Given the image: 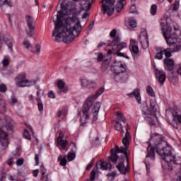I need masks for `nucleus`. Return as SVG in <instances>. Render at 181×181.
I'll return each instance as SVG.
<instances>
[{
	"instance_id": "0eeeda50",
	"label": "nucleus",
	"mask_w": 181,
	"mask_h": 181,
	"mask_svg": "<svg viewBox=\"0 0 181 181\" xmlns=\"http://www.w3.org/2000/svg\"><path fill=\"white\" fill-rule=\"evenodd\" d=\"M16 86L17 87H30L35 86L39 79L28 80L26 79V73H21L15 78Z\"/></svg>"
},
{
	"instance_id": "f704fd0d",
	"label": "nucleus",
	"mask_w": 181,
	"mask_h": 181,
	"mask_svg": "<svg viewBox=\"0 0 181 181\" xmlns=\"http://www.w3.org/2000/svg\"><path fill=\"white\" fill-rule=\"evenodd\" d=\"M40 171H41V175H42L41 180H45V175H46V168H45V165H42L40 166Z\"/></svg>"
},
{
	"instance_id": "e433bc0d",
	"label": "nucleus",
	"mask_w": 181,
	"mask_h": 181,
	"mask_svg": "<svg viewBox=\"0 0 181 181\" xmlns=\"http://www.w3.org/2000/svg\"><path fill=\"white\" fill-rule=\"evenodd\" d=\"M129 13H138V10H136V6H135V4L132 5Z\"/></svg>"
},
{
	"instance_id": "09e8293b",
	"label": "nucleus",
	"mask_w": 181,
	"mask_h": 181,
	"mask_svg": "<svg viewBox=\"0 0 181 181\" xmlns=\"http://www.w3.org/2000/svg\"><path fill=\"white\" fill-rule=\"evenodd\" d=\"M15 160L14 157H11L8 160H7L6 163L8 165V166H12L13 165V160Z\"/></svg>"
},
{
	"instance_id": "6e6d98bb",
	"label": "nucleus",
	"mask_w": 181,
	"mask_h": 181,
	"mask_svg": "<svg viewBox=\"0 0 181 181\" xmlns=\"http://www.w3.org/2000/svg\"><path fill=\"white\" fill-rule=\"evenodd\" d=\"M2 64L3 66H6L9 64V59H4L3 61H2Z\"/></svg>"
},
{
	"instance_id": "e2e57ef3",
	"label": "nucleus",
	"mask_w": 181,
	"mask_h": 181,
	"mask_svg": "<svg viewBox=\"0 0 181 181\" xmlns=\"http://www.w3.org/2000/svg\"><path fill=\"white\" fill-rule=\"evenodd\" d=\"M91 168H93V163L91 164L88 165V166L86 167V170H90Z\"/></svg>"
},
{
	"instance_id": "c9c22d12",
	"label": "nucleus",
	"mask_w": 181,
	"mask_h": 181,
	"mask_svg": "<svg viewBox=\"0 0 181 181\" xmlns=\"http://www.w3.org/2000/svg\"><path fill=\"white\" fill-rule=\"evenodd\" d=\"M23 138L25 139H28V141H30L32 139V137L30 136V134H29V132L28 130L25 129L23 134Z\"/></svg>"
},
{
	"instance_id": "39448f33",
	"label": "nucleus",
	"mask_w": 181,
	"mask_h": 181,
	"mask_svg": "<svg viewBox=\"0 0 181 181\" xmlns=\"http://www.w3.org/2000/svg\"><path fill=\"white\" fill-rule=\"evenodd\" d=\"M157 153H158L163 160H165L167 163H173L174 165H179L180 163L175 160V156L172 153V147L170 146L163 147L161 149L158 148L157 150Z\"/></svg>"
},
{
	"instance_id": "603ef678",
	"label": "nucleus",
	"mask_w": 181,
	"mask_h": 181,
	"mask_svg": "<svg viewBox=\"0 0 181 181\" xmlns=\"http://www.w3.org/2000/svg\"><path fill=\"white\" fill-rule=\"evenodd\" d=\"M16 163L17 166H22V165H23V158H18Z\"/></svg>"
},
{
	"instance_id": "6e6552de",
	"label": "nucleus",
	"mask_w": 181,
	"mask_h": 181,
	"mask_svg": "<svg viewBox=\"0 0 181 181\" xmlns=\"http://www.w3.org/2000/svg\"><path fill=\"white\" fill-rule=\"evenodd\" d=\"M100 4H102L101 8L103 15L105 13L107 16L114 15V0H102Z\"/></svg>"
},
{
	"instance_id": "473e14b6",
	"label": "nucleus",
	"mask_w": 181,
	"mask_h": 181,
	"mask_svg": "<svg viewBox=\"0 0 181 181\" xmlns=\"http://www.w3.org/2000/svg\"><path fill=\"white\" fill-rule=\"evenodd\" d=\"M158 11V6L156 4H153L151 7L150 13L153 16L156 15V12Z\"/></svg>"
},
{
	"instance_id": "13d9d810",
	"label": "nucleus",
	"mask_w": 181,
	"mask_h": 181,
	"mask_svg": "<svg viewBox=\"0 0 181 181\" xmlns=\"http://www.w3.org/2000/svg\"><path fill=\"white\" fill-rule=\"evenodd\" d=\"M48 97L49 98H55L56 95H54V93H53V91H49L48 93Z\"/></svg>"
},
{
	"instance_id": "4468645a",
	"label": "nucleus",
	"mask_w": 181,
	"mask_h": 181,
	"mask_svg": "<svg viewBox=\"0 0 181 181\" xmlns=\"http://www.w3.org/2000/svg\"><path fill=\"white\" fill-rule=\"evenodd\" d=\"M81 83L83 88H88V90H94V88H97V82H95V81L83 78L81 79Z\"/></svg>"
},
{
	"instance_id": "052dcab7",
	"label": "nucleus",
	"mask_w": 181,
	"mask_h": 181,
	"mask_svg": "<svg viewBox=\"0 0 181 181\" xmlns=\"http://www.w3.org/2000/svg\"><path fill=\"white\" fill-rule=\"evenodd\" d=\"M93 28H94V22H93L92 23L89 24V25L88 27V30H91L93 29Z\"/></svg>"
},
{
	"instance_id": "9d476101",
	"label": "nucleus",
	"mask_w": 181,
	"mask_h": 181,
	"mask_svg": "<svg viewBox=\"0 0 181 181\" xmlns=\"http://www.w3.org/2000/svg\"><path fill=\"white\" fill-rule=\"evenodd\" d=\"M25 21L27 23V26L29 28L28 31L26 30V33L29 37H33V35H35V28L36 27L35 20L33 19V17L30 16H26Z\"/></svg>"
},
{
	"instance_id": "a19ab883",
	"label": "nucleus",
	"mask_w": 181,
	"mask_h": 181,
	"mask_svg": "<svg viewBox=\"0 0 181 181\" xmlns=\"http://www.w3.org/2000/svg\"><path fill=\"white\" fill-rule=\"evenodd\" d=\"M17 103H18V98L15 96L11 97V101H10V105L13 106L15 105V104H17Z\"/></svg>"
},
{
	"instance_id": "cd10ccee",
	"label": "nucleus",
	"mask_w": 181,
	"mask_h": 181,
	"mask_svg": "<svg viewBox=\"0 0 181 181\" xmlns=\"http://www.w3.org/2000/svg\"><path fill=\"white\" fill-rule=\"evenodd\" d=\"M146 91L150 97H155V90H153V88H152V86H147L146 88Z\"/></svg>"
},
{
	"instance_id": "8fccbe9b",
	"label": "nucleus",
	"mask_w": 181,
	"mask_h": 181,
	"mask_svg": "<svg viewBox=\"0 0 181 181\" xmlns=\"http://www.w3.org/2000/svg\"><path fill=\"white\" fill-rule=\"evenodd\" d=\"M104 59V54H103L101 52L98 53V57H97V62L99 63L101 62V61Z\"/></svg>"
},
{
	"instance_id": "2f4dec72",
	"label": "nucleus",
	"mask_w": 181,
	"mask_h": 181,
	"mask_svg": "<svg viewBox=\"0 0 181 181\" xmlns=\"http://www.w3.org/2000/svg\"><path fill=\"white\" fill-rule=\"evenodd\" d=\"M8 122L6 124V128L7 131H13V125L12 124L11 122L12 119L11 118L8 117Z\"/></svg>"
},
{
	"instance_id": "4c0bfd02",
	"label": "nucleus",
	"mask_w": 181,
	"mask_h": 181,
	"mask_svg": "<svg viewBox=\"0 0 181 181\" xmlns=\"http://www.w3.org/2000/svg\"><path fill=\"white\" fill-rule=\"evenodd\" d=\"M5 42L8 49L11 50V52H12V46H13V41L12 40L8 39V40H6Z\"/></svg>"
},
{
	"instance_id": "5fc2aeb1",
	"label": "nucleus",
	"mask_w": 181,
	"mask_h": 181,
	"mask_svg": "<svg viewBox=\"0 0 181 181\" xmlns=\"http://www.w3.org/2000/svg\"><path fill=\"white\" fill-rule=\"evenodd\" d=\"M37 107H38L39 111H43V103L42 102L37 103Z\"/></svg>"
},
{
	"instance_id": "f8f14e48",
	"label": "nucleus",
	"mask_w": 181,
	"mask_h": 181,
	"mask_svg": "<svg viewBox=\"0 0 181 181\" xmlns=\"http://www.w3.org/2000/svg\"><path fill=\"white\" fill-rule=\"evenodd\" d=\"M139 40L142 49H148L149 47V40H148L146 29H141Z\"/></svg>"
},
{
	"instance_id": "a18cd8bd",
	"label": "nucleus",
	"mask_w": 181,
	"mask_h": 181,
	"mask_svg": "<svg viewBox=\"0 0 181 181\" xmlns=\"http://www.w3.org/2000/svg\"><path fill=\"white\" fill-rule=\"evenodd\" d=\"M23 45L25 49H29V47H30V42H29V40H25L23 42Z\"/></svg>"
},
{
	"instance_id": "0e129e2a",
	"label": "nucleus",
	"mask_w": 181,
	"mask_h": 181,
	"mask_svg": "<svg viewBox=\"0 0 181 181\" xmlns=\"http://www.w3.org/2000/svg\"><path fill=\"white\" fill-rule=\"evenodd\" d=\"M103 64H110V59H107L103 61Z\"/></svg>"
},
{
	"instance_id": "423d86ee",
	"label": "nucleus",
	"mask_w": 181,
	"mask_h": 181,
	"mask_svg": "<svg viewBox=\"0 0 181 181\" xmlns=\"http://www.w3.org/2000/svg\"><path fill=\"white\" fill-rule=\"evenodd\" d=\"M129 138H131V135L129 132L125 134L124 137L122 139V144L124 146H115L114 148V162H117V159H118V155L117 153H124L127 154L128 152V148H129Z\"/></svg>"
},
{
	"instance_id": "9b49d317",
	"label": "nucleus",
	"mask_w": 181,
	"mask_h": 181,
	"mask_svg": "<svg viewBox=\"0 0 181 181\" xmlns=\"http://www.w3.org/2000/svg\"><path fill=\"white\" fill-rule=\"evenodd\" d=\"M64 138V133H63V132H60L59 136L57 138V146H61L63 151L67 152V151H69V148H67L69 146V140L67 139V137H66V139H63Z\"/></svg>"
},
{
	"instance_id": "4d7b16f0",
	"label": "nucleus",
	"mask_w": 181,
	"mask_h": 181,
	"mask_svg": "<svg viewBox=\"0 0 181 181\" xmlns=\"http://www.w3.org/2000/svg\"><path fill=\"white\" fill-rule=\"evenodd\" d=\"M35 166L39 165V154H36L35 156Z\"/></svg>"
},
{
	"instance_id": "393cba45",
	"label": "nucleus",
	"mask_w": 181,
	"mask_h": 181,
	"mask_svg": "<svg viewBox=\"0 0 181 181\" xmlns=\"http://www.w3.org/2000/svg\"><path fill=\"white\" fill-rule=\"evenodd\" d=\"M100 108H101V103L98 102L94 105L93 108L92 109V114L93 115L94 119H97V115L100 111Z\"/></svg>"
},
{
	"instance_id": "680f3d73",
	"label": "nucleus",
	"mask_w": 181,
	"mask_h": 181,
	"mask_svg": "<svg viewBox=\"0 0 181 181\" xmlns=\"http://www.w3.org/2000/svg\"><path fill=\"white\" fill-rule=\"evenodd\" d=\"M1 73L3 74H9V73L8 72V69H3L1 71Z\"/></svg>"
},
{
	"instance_id": "f257e3e1",
	"label": "nucleus",
	"mask_w": 181,
	"mask_h": 181,
	"mask_svg": "<svg viewBox=\"0 0 181 181\" xmlns=\"http://www.w3.org/2000/svg\"><path fill=\"white\" fill-rule=\"evenodd\" d=\"M61 8L57 16L55 28L52 36L55 37V42H64V43H71L83 30V26L78 18L81 10L77 8L75 4L62 0Z\"/></svg>"
},
{
	"instance_id": "20e7f679",
	"label": "nucleus",
	"mask_w": 181,
	"mask_h": 181,
	"mask_svg": "<svg viewBox=\"0 0 181 181\" xmlns=\"http://www.w3.org/2000/svg\"><path fill=\"white\" fill-rule=\"evenodd\" d=\"M114 46H115V54L118 57H124V59H129V57L125 53L119 52L122 49L127 48V43L121 42V34L117 32V30H114Z\"/></svg>"
},
{
	"instance_id": "b1692460",
	"label": "nucleus",
	"mask_w": 181,
	"mask_h": 181,
	"mask_svg": "<svg viewBox=\"0 0 181 181\" xmlns=\"http://www.w3.org/2000/svg\"><path fill=\"white\" fill-rule=\"evenodd\" d=\"M116 168L117 170L122 173V175H127V173L129 172V168L125 167L124 163H119L118 165H117Z\"/></svg>"
},
{
	"instance_id": "7ed1b4c3",
	"label": "nucleus",
	"mask_w": 181,
	"mask_h": 181,
	"mask_svg": "<svg viewBox=\"0 0 181 181\" xmlns=\"http://www.w3.org/2000/svg\"><path fill=\"white\" fill-rule=\"evenodd\" d=\"M149 144L150 145L147 148L148 153L146 158H150L151 160H155V151L158 152V149L163 148V145H166V142L163 141L162 135L154 133L151 136Z\"/></svg>"
},
{
	"instance_id": "de8ad7c7",
	"label": "nucleus",
	"mask_w": 181,
	"mask_h": 181,
	"mask_svg": "<svg viewBox=\"0 0 181 181\" xmlns=\"http://www.w3.org/2000/svg\"><path fill=\"white\" fill-rule=\"evenodd\" d=\"M106 176L108 180L110 181L114 180V172L107 173Z\"/></svg>"
},
{
	"instance_id": "ddd939ff",
	"label": "nucleus",
	"mask_w": 181,
	"mask_h": 181,
	"mask_svg": "<svg viewBox=\"0 0 181 181\" xmlns=\"http://www.w3.org/2000/svg\"><path fill=\"white\" fill-rule=\"evenodd\" d=\"M170 57H172V54H170V52H166L165 58L163 61L164 67H166L167 69H175L176 66L175 59Z\"/></svg>"
},
{
	"instance_id": "49530a36",
	"label": "nucleus",
	"mask_w": 181,
	"mask_h": 181,
	"mask_svg": "<svg viewBox=\"0 0 181 181\" xmlns=\"http://www.w3.org/2000/svg\"><path fill=\"white\" fill-rule=\"evenodd\" d=\"M115 128L116 131H119L122 129V125L121 124V123H119V122L116 121V124L115 125Z\"/></svg>"
},
{
	"instance_id": "bb28decb",
	"label": "nucleus",
	"mask_w": 181,
	"mask_h": 181,
	"mask_svg": "<svg viewBox=\"0 0 181 181\" xmlns=\"http://www.w3.org/2000/svg\"><path fill=\"white\" fill-rule=\"evenodd\" d=\"M66 158H67V156L63 157L62 155H59L58 157V160L61 166H66V165H67V159Z\"/></svg>"
},
{
	"instance_id": "c03bdc74",
	"label": "nucleus",
	"mask_w": 181,
	"mask_h": 181,
	"mask_svg": "<svg viewBox=\"0 0 181 181\" xmlns=\"http://www.w3.org/2000/svg\"><path fill=\"white\" fill-rule=\"evenodd\" d=\"M105 91V88L104 87H101L100 88H99L97 92H96V94L95 95V97H100V95H102L103 93H104Z\"/></svg>"
},
{
	"instance_id": "bf43d9fd",
	"label": "nucleus",
	"mask_w": 181,
	"mask_h": 181,
	"mask_svg": "<svg viewBox=\"0 0 181 181\" xmlns=\"http://www.w3.org/2000/svg\"><path fill=\"white\" fill-rule=\"evenodd\" d=\"M37 175H39V170H34L33 172V175L34 176V177H37Z\"/></svg>"
},
{
	"instance_id": "774afa93",
	"label": "nucleus",
	"mask_w": 181,
	"mask_h": 181,
	"mask_svg": "<svg viewBox=\"0 0 181 181\" xmlns=\"http://www.w3.org/2000/svg\"><path fill=\"white\" fill-rule=\"evenodd\" d=\"M5 37H4V34L2 33H0V40H4Z\"/></svg>"
},
{
	"instance_id": "a211bd4d",
	"label": "nucleus",
	"mask_w": 181,
	"mask_h": 181,
	"mask_svg": "<svg viewBox=\"0 0 181 181\" xmlns=\"http://www.w3.org/2000/svg\"><path fill=\"white\" fill-rule=\"evenodd\" d=\"M126 4H127V1L125 0H118L117 3L115 6V11H116V13H117L115 16L116 17L119 16L118 13H121Z\"/></svg>"
},
{
	"instance_id": "79ce46f5",
	"label": "nucleus",
	"mask_w": 181,
	"mask_h": 181,
	"mask_svg": "<svg viewBox=\"0 0 181 181\" xmlns=\"http://www.w3.org/2000/svg\"><path fill=\"white\" fill-rule=\"evenodd\" d=\"M108 162L114 163V148L110 151V156L108 157Z\"/></svg>"
},
{
	"instance_id": "69168bd1",
	"label": "nucleus",
	"mask_w": 181,
	"mask_h": 181,
	"mask_svg": "<svg viewBox=\"0 0 181 181\" xmlns=\"http://www.w3.org/2000/svg\"><path fill=\"white\" fill-rule=\"evenodd\" d=\"M129 129H131V127H129V124H127L126 125V134L129 131Z\"/></svg>"
},
{
	"instance_id": "1a4fd4ad",
	"label": "nucleus",
	"mask_w": 181,
	"mask_h": 181,
	"mask_svg": "<svg viewBox=\"0 0 181 181\" xmlns=\"http://www.w3.org/2000/svg\"><path fill=\"white\" fill-rule=\"evenodd\" d=\"M91 102L84 103L82 109V117H81V125L84 126L87 124V120L90 119V108H91Z\"/></svg>"
},
{
	"instance_id": "aec40b11",
	"label": "nucleus",
	"mask_w": 181,
	"mask_h": 181,
	"mask_svg": "<svg viewBox=\"0 0 181 181\" xmlns=\"http://www.w3.org/2000/svg\"><path fill=\"white\" fill-rule=\"evenodd\" d=\"M127 95L128 97H130V98H132V97H135L138 104H141L142 100L141 98V91L139 90V89H134L132 93H128Z\"/></svg>"
},
{
	"instance_id": "3c124183",
	"label": "nucleus",
	"mask_w": 181,
	"mask_h": 181,
	"mask_svg": "<svg viewBox=\"0 0 181 181\" xmlns=\"http://www.w3.org/2000/svg\"><path fill=\"white\" fill-rule=\"evenodd\" d=\"M110 37L112 38V42L110 44H108L107 46H112L114 43V30H112L110 33Z\"/></svg>"
},
{
	"instance_id": "6ab92c4d",
	"label": "nucleus",
	"mask_w": 181,
	"mask_h": 181,
	"mask_svg": "<svg viewBox=\"0 0 181 181\" xmlns=\"http://www.w3.org/2000/svg\"><path fill=\"white\" fill-rule=\"evenodd\" d=\"M0 142L4 148H7L9 145V141H8V134L0 129Z\"/></svg>"
},
{
	"instance_id": "5701e85b",
	"label": "nucleus",
	"mask_w": 181,
	"mask_h": 181,
	"mask_svg": "<svg viewBox=\"0 0 181 181\" xmlns=\"http://www.w3.org/2000/svg\"><path fill=\"white\" fill-rule=\"evenodd\" d=\"M159 105L156 103V99H151L150 100V114H155L158 111Z\"/></svg>"
},
{
	"instance_id": "37998d69",
	"label": "nucleus",
	"mask_w": 181,
	"mask_h": 181,
	"mask_svg": "<svg viewBox=\"0 0 181 181\" xmlns=\"http://www.w3.org/2000/svg\"><path fill=\"white\" fill-rule=\"evenodd\" d=\"M179 1H175V3L172 5L173 11H177V9H179Z\"/></svg>"
},
{
	"instance_id": "4be33fe9",
	"label": "nucleus",
	"mask_w": 181,
	"mask_h": 181,
	"mask_svg": "<svg viewBox=\"0 0 181 181\" xmlns=\"http://www.w3.org/2000/svg\"><path fill=\"white\" fill-rule=\"evenodd\" d=\"M128 79V75L125 74V72L122 71L119 74H115V80L116 81H120V83H124Z\"/></svg>"
},
{
	"instance_id": "c85d7f7f",
	"label": "nucleus",
	"mask_w": 181,
	"mask_h": 181,
	"mask_svg": "<svg viewBox=\"0 0 181 181\" xmlns=\"http://www.w3.org/2000/svg\"><path fill=\"white\" fill-rule=\"evenodd\" d=\"M127 25L130 28H136V20L134 19V18H130L127 20Z\"/></svg>"
},
{
	"instance_id": "58836bf2",
	"label": "nucleus",
	"mask_w": 181,
	"mask_h": 181,
	"mask_svg": "<svg viewBox=\"0 0 181 181\" xmlns=\"http://www.w3.org/2000/svg\"><path fill=\"white\" fill-rule=\"evenodd\" d=\"M8 91V88L5 83L0 84V93H6Z\"/></svg>"
},
{
	"instance_id": "338daca9",
	"label": "nucleus",
	"mask_w": 181,
	"mask_h": 181,
	"mask_svg": "<svg viewBox=\"0 0 181 181\" xmlns=\"http://www.w3.org/2000/svg\"><path fill=\"white\" fill-rule=\"evenodd\" d=\"M87 16H88V13H85L82 15V19H86V18H87Z\"/></svg>"
},
{
	"instance_id": "864d4df0",
	"label": "nucleus",
	"mask_w": 181,
	"mask_h": 181,
	"mask_svg": "<svg viewBox=\"0 0 181 181\" xmlns=\"http://www.w3.org/2000/svg\"><path fill=\"white\" fill-rule=\"evenodd\" d=\"M8 179H9V180H11V181L18 180V175H14L13 176L8 175Z\"/></svg>"
},
{
	"instance_id": "ea45409f",
	"label": "nucleus",
	"mask_w": 181,
	"mask_h": 181,
	"mask_svg": "<svg viewBox=\"0 0 181 181\" xmlns=\"http://www.w3.org/2000/svg\"><path fill=\"white\" fill-rule=\"evenodd\" d=\"M0 5H8V6H12V2L8 1V0H0Z\"/></svg>"
},
{
	"instance_id": "f3484780",
	"label": "nucleus",
	"mask_w": 181,
	"mask_h": 181,
	"mask_svg": "<svg viewBox=\"0 0 181 181\" xmlns=\"http://www.w3.org/2000/svg\"><path fill=\"white\" fill-rule=\"evenodd\" d=\"M156 50L157 52L154 55L155 59H157V60H162V59H163V55H165V57H166V53L168 50L166 48L160 47H157Z\"/></svg>"
},
{
	"instance_id": "2eb2a0df",
	"label": "nucleus",
	"mask_w": 181,
	"mask_h": 181,
	"mask_svg": "<svg viewBox=\"0 0 181 181\" xmlns=\"http://www.w3.org/2000/svg\"><path fill=\"white\" fill-rule=\"evenodd\" d=\"M156 78L158 80L160 84H163L166 81V74L162 69H156L154 70Z\"/></svg>"
},
{
	"instance_id": "412c9836",
	"label": "nucleus",
	"mask_w": 181,
	"mask_h": 181,
	"mask_svg": "<svg viewBox=\"0 0 181 181\" xmlns=\"http://www.w3.org/2000/svg\"><path fill=\"white\" fill-rule=\"evenodd\" d=\"M57 86L59 90V93H63L66 94L67 91H69V87L66 86V83L62 80H59L57 83Z\"/></svg>"
},
{
	"instance_id": "72a5a7b5",
	"label": "nucleus",
	"mask_w": 181,
	"mask_h": 181,
	"mask_svg": "<svg viewBox=\"0 0 181 181\" xmlns=\"http://www.w3.org/2000/svg\"><path fill=\"white\" fill-rule=\"evenodd\" d=\"M66 158L69 162H71V160L76 158V153H68Z\"/></svg>"
},
{
	"instance_id": "7c9ffc66",
	"label": "nucleus",
	"mask_w": 181,
	"mask_h": 181,
	"mask_svg": "<svg viewBox=\"0 0 181 181\" xmlns=\"http://www.w3.org/2000/svg\"><path fill=\"white\" fill-rule=\"evenodd\" d=\"M40 49H41L40 45H35V47H32L31 52L33 53H35V54H39V53H40Z\"/></svg>"
},
{
	"instance_id": "dca6fc26",
	"label": "nucleus",
	"mask_w": 181,
	"mask_h": 181,
	"mask_svg": "<svg viewBox=\"0 0 181 181\" xmlns=\"http://www.w3.org/2000/svg\"><path fill=\"white\" fill-rule=\"evenodd\" d=\"M129 49L132 56H136L139 53V47H138V41L135 39L130 40Z\"/></svg>"
},
{
	"instance_id": "f03ea898",
	"label": "nucleus",
	"mask_w": 181,
	"mask_h": 181,
	"mask_svg": "<svg viewBox=\"0 0 181 181\" xmlns=\"http://www.w3.org/2000/svg\"><path fill=\"white\" fill-rule=\"evenodd\" d=\"M161 30L166 43L169 47L167 53H177L181 50V40L177 38L176 32H179V25L176 23H172L170 25H165V23H160Z\"/></svg>"
},
{
	"instance_id": "c756f323",
	"label": "nucleus",
	"mask_w": 181,
	"mask_h": 181,
	"mask_svg": "<svg viewBox=\"0 0 181 181\" xmlns=\"http://www.w3.org/2000/svg\"><path fill=\"white\" fill-rule=\"evenodd\" d=\"M67 110H66V109H62V110L57 112V117H58L59 118H60V117H62V118H65Z\"/></svg>"
},
{
	"instance_id": "a878e982",
	"label": "nucleus",
	"mask_w": 181,
	"mask_h": 181,
	"mask_svg": "<svg viewBox=\"0 0 181 181\" xmlns=\"http://www.w3.org/2000/svg\"><path fill=\"white\" fill-rule=\"evenodd\" d=\"M115 117L116 119H118L120 122H127V119H125L122 112L121 111H117L115 112Z\"/></svg>"
}]
</instances>
